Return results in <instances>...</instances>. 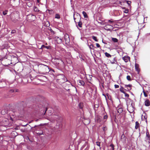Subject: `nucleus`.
Masks as SVG:
<instances>
[{
    "label": "nucleus",
    "mask_w": 150,
    "mask_h": 150,
    "mask_svg": "<svg viewBox=\"0 0 150 150\" xmlns=\"http://www.w3.org/2000/svg\"><path fill=\"white\" fill-rule=\"evenodd\" d=\"M76 16L78 17V20H77V22H78V25L81 28L82 27V22L80 21L81 20V16L79 14V13H77L76 14Z\"/></svg>",
    "instance_id": "obj_1"
},
{
    "label": "nucleus",
    "mask_w": 150,
    "mask_h": 150,
    "mask_svg": "<svg viewBox=\"0 0 150 150\" xmlns=\"http://www.w3.org/2000/svg\"><path fill=\"white\" fill-rule=\"evenodd\" d=\"M64 38L66 43V44L69 43L70 42V38L69 35L67 34H66L64 35Z\"/></svg>",
    "instance_id": "obj_2"
},
{
    "label": "nucleus",
    "mask_w": 150,
    "mask_h": 150,
    "mask_svg": "<svg viewBox=\"0 0 150 150\" xmlns=\"http://www.w3.org/2000/svg\"><path fill=\"white\" fill-rule=\"evenodd\" d=\"M117 112L119 113H121L123 111V108H122L121 105H119L117 108Z\"/></svg>",
    "instance_id": "obj_3"
},
{
    "label": "nucleus",
    "mask_w": 150,
    "mask_h": 150,
    "mask_svg": "<svg viewBox=\"0 0 150 150\" xmlns=\"http://www.w3.org/2000/svg\"><path fill=\"white\" fill-rule=\"evenodd\" d=\"M54 40L57 43H61L62 42V39L58 37H55L54 38Z\"/></svg>",
    "instance_id": "obj_4"
},
{
    "label": "nucleus",
    "mask_w": 150,
    "mask_h": 150,
    "mask_svg": "<svg viewBox=\"0 0 150 150\" xmlns=\"http://www.w3.org/2000/svg\"><path fill=\"white\" fill-rule=\"evenodd\" d=\"M1 83L2 84L3 87H5L6 85L8 84V82L4 79H2Z\"/></svg>",
    "instance_id": "obj_5"
},
{
    "label": "nucleus",
    "mask_w": 150,
    "mask_h": 150,
    "mask_svg": "<svg viewBox=\"0 0 150 150\" xmlns=\"http://www.w3.org/2000/svg\"><path fill=\"white\" fill-rule=\"evenodd\" d=\"M139 67V64L136 63L135 64V69L136 71L138 72V73H139L140 71V69Z\"/></svg>",
    "instance_id": "obj_6"
},
{
    "label": "nucleus",
    "mask_w": 150,
    "mask_h": 150,
    "mask_svg": "<svg viewBox=\"0 0 150 150\" xmlns=\"http://www.w3.org/2000/svg\"><path fill=\"white\" fill-rule=\"evenodd\" d=\"M129 57L127 56H125L122 57L123 59L126 62H127L129 59Z\"/></svg>",
    "instance_id": "obj_7"
},
{
    "label": "nucleus",
    "mask_w": 150,
    "mask_h": 150,
    "mask_svg": "<svg viewBox=\"0 0 150 150\" xmlns=\"http://www.w3.org/2000/svg\"><path fill=\"white\" fill-rule=\"evenodd\" d=\"M146 140H148L149 141H150V136L149 135V133L148 132V131L147 129H146Z\"/></svg>",
    "instance_id": "obj_8"
},
{
    "label": "nucleus",
    "mask_w": 150,
    "mask_h": 150,
    "mask_svg": "<svg viewBox=\"0 0 150 150\" xmlns=\"http://www.w3.org/2000/svg\"><path fill=\"white\" fill-rule=\"evenodd\" d=\"M125 88H127V90L128 91H129L131 90L132 88L131 87L132 86V85L131 84H128L126 85L125 84Z\"/></svg>",
    "instance_id": "obj_9"
},
{
    "label": "nucleus",
    "mask_w": 150,
    "mask_h": 150,
    "mask_svg": "<svg viewBox=\"0 0 150 150\" xmlns=\"http://www.w3.org/2000/svg\"><path fill=\"white\" fill-rule=\"evenodd\" d=\"M110 62L112 64H116V63L117 62L116 58L114 57V58H113V59L112 60L110 61Z\"/></svg>",
    "instance_id": "obj_10"
},
{
    "label": "nucleus",
    "mask_w": 150,
    "mask_h": 150,
    "mask_svg": "<svg viewBox=\"0 0 150 150\" xmlns=\"http://www.w3.org/2000/svg\"><path fill=\"white\" fill-rule=\"evenodd\" d=\"M119 11L118 10H114V14L115 16H118L120 15L119 13Z\"/></svg>",
    "instance_id": "obj_11"
},
{
    "label": "nucleus",
    "mask_w": 150,
    "mask_h": 150,
    "mask_svg": "<svg viewBox=\"0 0 150 150\" xmlns=\"http://www.w3.org/2000/svg\"><path fill=\"white\" fill-rule=\"evenodd\" d=\"M122 8L124 10L123 11L124 13H128L129 10L128 9L125 8V7H122Z\"/></svg>",
    "instance_id": "obj_12"
},
{
    "label": "nucleus",
    "mask_w": 150,
    "mask_h": 150,
    "mask_svg": "<svg viewBox=\"0 0 150 150\" xmlns=\"http://www.w3.org/2000/svg\"><path fill=\"white\" fill-rule=\"evenodd\" d=\"M79 85H82L83 86L84 84V83L83 82V81L81 80H79Z\"/></svg>",
    "instance_id": "obj_13"
},
{
    "label": "nucleus",
    "mask_w": 150,
    "mask_h": 150,
    "mask_svg": "<svg viewBox=\"0 0 150 150\" xmlns=\"http://www.w3.org/2000/svg\"><path fill=\"white\" fill-rule=\"evenodd\" d=\"M139 123L137 122L136 121L135 122V128L136 129H137L139 127Z\"/></svg>",
    "instance_id": "obj_14"
},
{
    "label": "nucleus",
    "mask_w": 150,
    "mask_h": 150,
    "mask_svg": "<svg viewBox=\"0 0 150 150\" xmlns=\"http://www.w3.org/2000/svg\"><path fill=\"white\" fill-rule=\"evenodd\" d=\"M42 47H43V48H46L48 49H51V47L50 46H45L44 45H42Z\"/></svg>",
    "instance_id": "obj_15"
},
{
    "label": "nucleus",
    "mask_w": 150,
    "mask_h": 150,
    "mask_svg": "<svg viewBox=\"0 0 150 150\" xmlns=\"http://www.w3.org/2000/svg\"><path fill=\"white\" fill-rule=\"evenodd\" d=\"M82 14L83 15V16L85 18H87L88 17V16L87 14V13L85 12L84 11H83Z\"/></svg>",
    "instance_id": "obj_16"
},
{
    "label": "nucleus",
    "mask_w": 150,
    "mask_h": 150,
    "mask_svg": "<svg viewBox=\"0 0 150 150\" xmlns=\"http://www.w3.org/2000/svg\"><path fill=\"white\" fill-rule=\"evenodd\" d=\"M34 11L35 12H38L40 11V10H38V8L35 6H34L33 7Z\"/></svg>",
    "instance_id": "obj_17"
},
{
    "label": "nucleus",
    "mask_w": 150,
    "mask_h": 150,
    "mask_svg": "<svg viewBox=\"0 0 150 150\" xmlns=\"http://www.w3.org/2000/svg\"><path fill=\"white\" fill-rule=\"evenodd\" d=\"M88 143L87 142H85V144L82 146L81 148L82 149H83V148H84L86 146H87V145H88Z\"/></svg>",
    "instance_id": "obj_18"
},
{
    "label": "nucleus",
    "mask_w": 150,
    "mask_h": 150,
    "mask_svg": "<svg viewBox=\"0 0 150 150\" xmlns=\"http://www.w3.org/2000/svg\"><path fill=\"white\" fill-rule=\"evenodd\" d=\"M78 106L79 108L82 109L83 107V104H78Z\"/></svg>",
    "instance_id": "obj_19"
},
{
    "label": "nucleus",
    "mask_w": 150,
    "mask_h": 150,
    "mask_svg": "<svg viewBox=\"0 0 150 150\" xmlns=\"http://www.w3.org/2000/svg\"><path fill=\"white\" fill-rule=\"evenodd\" d=\"M120 91L122 93H124L125 92L124 91V88L122 87L121 86V88L120 89Z\"/></svg>",
    "instance_id": "obj_20"
},
{
    "label": "nucleus",
    "mask_w": 150,
    "mask_h": 150,
    "mask_svg": "<svg viewBox=\"0 0 150 150\" xmlns=\"http://www.w3.org/2000/svg\"><path fill=\"white\" fill-rule=\"evenodd\" d=\"M55 18H56L59 19L60 18V16L59 14H55Z\"/></svg>",
    "instance_id": "obj_21"
},
{
    "label": "nucleus",
    "mask_w": 150,
    "mask_h": 150,
    "mask_svg": "<svg viewBox=\"0 0 150 150\" xmlns=\"http://www.w3.org/2000/svg\"><path fill=\"white\" fill-rule=\"evenodd\" d=\"M105 55L106 57H111V55L108 53L106 52L105 53Z\"/></svg>",
    "instance_id": "obj_22"
},
{
    "label": "nucleus",
    "mask_w": 150,
    "mask_h": 150,
    "mask_svg": "<svg viewBox=\"0 0 150 150\" xmlns=\"http://www.w3.org/2000/svg\"><path fill=\"white\" fill-rule=\"evenodd\" d=\"M112 40L115 42H118V40L116 38H112Z\"/></svg>",
    "instance_id": "obj_23"
},
{
    "label": "nucleus",
    "mask_w": 150,
    "mask_h": 150,
    "mask_svg": "<svg viewBox=\"0 0 150 150\" xmlns=\"http://www.w3.org/2000/svg\"><path fill=\"white\" fill-rule=\"evenodd\" d=\"M110 146L111 147V149H110V150H114V145L112 144H111L110 145Z\"/></svg>",
    "instance_id": "obj_24"
},
{
    "label": "nucleus",
    "mask_w": 150,
    "mask_h": 150,
    "mask_svg": "<svg viewBox=\"0 0 150 150\" xmlns=\"http://www.w3.org/2000/svg\"><path fill=\"white\" fill-rule=\"evenodd\" d=\"M99 106V104H96L94 105V108H95V110H96V108H98Z\"/></svg>",
    "instance_id": "obj_25"
},
{
    "label": "nucleus",
    "mask_w": 150,
    "mask_h": 150,
    "mask_svg": "<svg viewBox=\"0 0 150 150\" xmlns=\"http://www.w3.org/2000/svg\"><path fill=\"white\" fill-rule=\"evenodd\" d=\"M92 38L96 42H98V40L97 39V38L95 36H93L92 37Z\"/></svg>",
    "instance_id": "obj_26"
},
{
    "label": "nucleus",
    "mask_w": 150,
    "mask_h": 150,
    "mask_svg": "<svg viewBox=\"0 0 150 150\" xmlns=\"http://www.w3.org/2000/svg\"><path fill=\"white\" fill-rule=\"evenodd\" d=\"M58 116L56 115H53L52 117L54 119V120H56Z\"/></svg>",
    "instance_id": "obj_27"
},
{
    "label": "nucleus",
    "mask_w": 150,
    "mask_h": 150,
    "mask_svg": "<svg viewBox=\"0 0 150 150\" xmlns=\"http://www.w3.org/2000/svg\"><path fill=\"white\" fill-rule=\"evenodd\" d=\"M89 148V146L88 144L87 145V146H86V148L84 150H88Z\"/></svg>",
    "instance_id": "obj_28"
},
{
    "label": "nucleus",
    "mask_w": 150,
    "mask_h": 150,
    "mask_svg": "<svg viewBox=\"0 0 150 150\" xmlns=\"http://www.w3.org/2000/svg\"><path fill=\"white\" fill-rule=\"evenodd\" d=\"M127 79L128 81H130L131 80V77L129 76H127Z\"/></svg>",
    "instance_id": "obj_29"
},
{
    "label": "nucleus",
    "mask_w": 150,
    "mask_h": 150,
    "mask_svg": "<svg viewBox=\"0 0 150 150\" xmlns=\"http://www.w3.org/2000/svg\"><path fill=\"white\" fill-rule=\"evenodd\" d=\"M6 113V112L5 111H4V110H2L1 111V114L4 115Z\"/></svg>",
    "instance_id": "obj_30"
},
{
    "label": "nucleus",
    "mask_w": 150,
    "mask_h": 150,
    "mask_svg": "<svg viewBox=\"0 0 150 150\" xmlns=\"http://www.w3.org/2000/svg\"><path fill=\"white\" fill-rule=\"evenodd\" d=\"M8 11L7 10H5V11H4L3 12V14L4 15H6L7 14Z\"/></svg>",
    "instance_id": "obj_31"
},
{
    "label": "nucleus",
    "mask_w": 150,
    "mask_h": 150,
    "mask_svg": "<svg viewBox=\"0 0 150 150\" xmlns=\"http://www.w3.org/2000/svg\"><path fill=\"white\" fill-rule=\"evenodd\" d=\"M103 118L104 120H105V119L106 120L108 118V116H107V115L106 114V115H104V116H103Z\"/></svg>",
    "instance_id": "obj_32"
},
{
    "label": "nucleus",
    "mask_w": 150,
    "mask_h": 150,
    "mask_svg": "<svg viewBox=\"0 0 150 150\" xmlns=\"http://www.w3.org/2000/svg\"><path fill=\"white\" fill-rule=\"evenodd\" d=\"M74 21L75 23H76L77 20H78V18H76L74 17Z\"/></svg>",
    "instance_id": "obj_33"
},
{
    "label": "nucleus",
    "mask_w": 150,
    "mask_h": 150,
    "mask_svg": "<svg viewBox=\"0 0 150 150\" xmlns=\"http://www.w3.org/2000/svg\"><path fill=\"white\" fill-rule=\"evenodd\" d=\"M50 30L52 34L54 35V32L51 29V28H50Z\"/></svg>",
    "instance_id": "obj_34"
},
{
    "label": "nucleus",
    "mask_w": 150,
    "mask_h": 150,
    "mask_svg": "<svg viewBox=\"0 0 150 150\" xmlns=\"http://www.w3.org/2000/svg\"><path fill=\"white\" fill-rule=\"evenodd\" d=\"M47 107H45V108L44 109V111H45V112H44V115L45 114L47 111Z\"/></svg>",
    "instance_id": "obj_35"
},
{
    "label": "nucleus",
    "mask_w": 150,
    "mask_h": 150,
    "mask_svg": "<svg viewBox=\"0 0 150 150\" xmlns=\"http://www.w3.org/2000/svg\"><path fill=\"white\" fill-rule=\"evenodd\" d=\"M96 145L98 146H100V142H96Z\"/></svg>",
    "instance_id": "obj_36"
},
{
    "label": "nucleus",
    "mask_w": 150,
    "mask_h": 150,
    "mask_svg": "<svg viewBox=\"0 0 150 150\" xmlns=\"http://www.w3.org/2000/svg\"><path fill=\"white\" fill-rule=\"evenodd\" d=\"M124 93L125 94V97H129V94L125 92Z\"/></svg>",
    "instance_id": "obj_37"
},
{
    "label": "nucleus",
    "mask_w": 150,
    "mask_h": 150,
    "mask_svg": "<svg viewBox=\"0 0 150 150\" xmlns=\"http://www.w3.org/2000/svg\"><path fill=\"white\" fill-rule=\"evenodd\" d=\"M126 2H127V4H128V5H129V6L130 5V4L131 3V1H126Z\"/></svg>",
    "instance_id": "obj_38"
},
{
    "label": "nucleus",
    "mask_w": 150,
    "mask_h": 150,
    "mask_svg": "<svg viewBox=\"0 0 150 150\" xmlns=\"http://www.w3.org/2000/svg\"><path fill=\"white\" fill-rule=\"evenodd\" d=\"M150 102L149 100L148 99H147L145 100V103H149Z\"/></svg>",
    "instance_id": "obj_39"
},
{
    "label": "nucleus",
    "mask_w": 150,
    "mask_h": 150,
    "mask_svg": "<svg viewBox=\"0 0 150 150\" xmlns=\"http://www.w3.org/2000/svg\"><path fill=\"white\" fill-rule=\"evenodd\" d=\"M16 32V30H12L11 32V34H13Z\"/></svg>",
    "instance_id": "obj_40"
},
{
    "label": "nucleus",
    "mask_w": 150,
    "mask_h": 150,
    "mask_svg": "<svg viewBox=\"0 0 150 150\" xmlns=\"http://www.w3.org/2000/svg\"><path fill=\"white\" fill-rule=\"evenodd\" d=\"M114 86H115V88H118L119 87V86L118 85H117L115 84L114 85Z\"/></svg>",
    "instance_id": "obj_41"
},
{
    "label": "nucleus",
    "mask_w": 150,
    "mask_h": 150,
    "mask_svg": "<svg viewBox=\"0 0 150 150\" xmlns=\"http://www.w3.org/2000/svg\"><path fill=\"white\" fill-rule=\"evenodd\" d=\"M18 91V90H16L15 91L14 90H11L10 91V92H17Z\"/></svg>",
    "instance_id": "obj_42"
},
{
    "label": "nucleus",
    "mask_w": 150,
    "mask_h": 150,
    "mask_svg": "<svg viewBox=\"0 0 150 150\" xmlns=\"http://www.w3.org/2000/svg\"><path fill=\"white\" fill-rule=\"evenodd\" d=\"M144 96L145 97H147V94L146 92H145L144 91Z\"/></svg>",
    "instance_id": "obj_43"
},
{
    "label": "nucleus",
    "mask_w": 150,
    "mask_h": 150,
    "mask_svg": "<svg viewBox=\"0 0 150 150\" xmlns=\"http://www.w3.org/2000/svg\"><path fill=\"white\" fill-rule=\"evenodd\" d=\"M125 135L124 134H122V135L121 136V139H122L123 138H125Z\"/></svg>",
    "instance_id": "obj_44"
},
{
    "label": "nucleus",
    "mask_w": 150,
    "mask_h": 150,
    "mask_svg": "<svg viewBox=\"0 0 150 150\" xmlns=\"http://www.w3.org/2000/svg\"><path fill=\"white\" fill-rule=\"evenodd\" d=\"M108 22L110 23H112L113 22V21L111 20H108Z\"/></svg>",
    "instance_id": "obj_45"
},
{
    "label": "nucleus",
    "mask_w": 150,
    "mask_h": 150,
    "mask_svg": "<svg viewBox=\"0 0 150 150\" xmlns=\"http://www.w3.org/2000/svg\"><path fill=\"white\" fill-rule=\"evenodd\" d=\"M93 45H90L89 47L90 49H91L93 47Z\"/></svg>",
    "instance_id": "obj_46"
},
{
    "label": "nucleus",
    "mask_w": 150,
    "mask_h": 150,
    "mask_svg": "<svg viewBox=\"0 0 150 150\" xmlns=\"http://www.w3.org/2000/svg\"><path fill=\"white\" fill-rule=\"evenodd\" d=\"M96 45L97 47H100V45L98 43H96Z\"/></svg>",
    "instance_id": "obj_47"
},
{
    "label": "nucleus",
    "mask_w": 150,
    "mask_h": 150,
    "mask_svg": "<svg viewBox=\"0 0 150 150\" xmlns=\"http://www.w3.org/2000/svg\"><path fill=\"white\" fill-rule=\"evenodd\" d=\"M144 105L146 106H149L150 105V104H144Z\"/></svg>",
    "instance_id": "obj_48"
},
{
    "label": "nucleus",
    "mask_w": 150,
    "mask_h": 150,
    "mask_svg": "<svg viewBox=\"0 0 150 150\" xmlns=\"http://www.w3.org/2000/svg\"><path fill=\"white\" fill-rule=\"evenodd\" d=\"M37 134H39V135H41L43 134V133L42 132H41L40 133H37Z\"/></svg>",
    "instance_id": "obj_49"
},
{
    "label": "nucleus",
    "mask_w": 150,
    "mask_h": 150,
    "mask_svg": "<svg viewBox=\"0 0 150 150\" xmlns=\"http://www.w3.org/2000/svg\"><path fill=\"white\" fill-rule=\"evenodd\" d=\"M59 62L61 63H62L63 64V62L62 61V60H59Z\"/></svg>",
    "instance_id": "obj_50"
},
{
    "label": "nucleus",
    "mask_w": 150,
    "mask_h": 150,
    "mask_svg": "<svg viewBox=\"0 0 150 150\" xmlns=\"http://www.w3.org/2000/svg\"><path fill=\"white\" fill-rule=\"evenodd\" d=\"M103 131H105L106 130V127H103Z\"/></svg>",
    "instance_id": "obj_51"
},
{
    "label": "nucleus",
    "mask_w": 150,
    "mask_h": 150,
    "mask_svg": "<svg viewBox=\"0 0 150 150\" xmlns=\"http://www.w3.org/2000/svg\"><path fill=\"white\" fill-rule=\"evenodd\" d=\"M40 126V125H35L33 127H32L31 128L32 129L33 128H35V127H38V126Z\"/></svg>",
    "instance_id": "obj_52"
},
{
    "label": "nucleus",
    "mask_w": 150,
    "mask_h": 150,
    "mask_svg": "<svg viewBox=\"0 0 150 150\" xmlns=\"http://www.w3.org/2000/svg\"><path fill=\"white\" fill-rule=\"evenodd\" d=\"M144 119L146 120V122H147V121L146 120V118H147V117H146V116H144Z\"/></svg>",
    "instance_id": "obj_53"
},
{
    "label": "nucleus",
    "mask_w": 150,
    "mask_h": 150,
    "mask_svg": "<svg viewBox=\"0 0 150 150\" xmlns=\"http://www.w3.org/2000/svg\"><path fill=\"white\" fill-rule=\"evenodd\" d=\"M40 0H37L38 3H39Z\"/></svg>",
    "instance_id": "obj_54"
},
{
    "label": "nucleus",
    "mask_w": 150,
    "mask_h": 150,
    "mask_svg": "<svg viewBox=\"0 0 150 150\" xmlns=\"http://www.w3.org/2000/svg\"><path fill=\"white\" fill-rule=\"evenodd\" d=\"M134 104H132V103L131 104V105H132V107L133 108V104L134 105Z\"/></svg>",
    "instance_id": "obj_55"
},
{
    "label": "nucleus",
    "mask_w": 150,
    "mask_h": 150,
    "mask_svg": "<svg viewBox=\"0 0 150 150\" xmlns=\"http://www.w3.org/2000/svg\"><path fill=\"white\" fill-rule=\"evenodd\" d=\"M33 120H32L31 121H30L29 122V123H31V122H33Z\"/></svg>",
    "instance_id": "obj_56"
},
{
    "label": "nucleus",
    "mask_w": 150,
    "mask_h": 150,
    "mask_svg": "<svg viewBox=\"0 0 150 150\" xmlns=\"http://www.w3.org/2000/svg\"><path fill=\"white\" fill-rule=\"evenodd\" d=\"M103 96H104L106 98V96H105V95H104V94H103Z\"/></svg>",
    "instance_id": "obj_57"
},
{
    "label": "nucleus",
    "mask_w": 150,
    "mask_h": 150,
    "mask_svg": "<svg viewBox=\"0 0 150 150\" xmlns=\"http://www.w3.org/2000/svg\"><path fill=\"white\" fill-rule=\"evenodd\" d=\"M43 49V47H42V46H41V47L40 48V49Z\"/></svg>",
    "instance_id": "obj_58"
},
{
    "label": "nucleus",
    "mask_w": 150,
    "mask_h": 150,
    "mask_svg": "<svg viewBox=\"0 0 150 150\" xmlns=\"http://www.w3.org/2000/svg\"><path fill=\"white\" fill-rule=\"evenodd\" d=\"M27 125V124L26 125H23V126L25 127V126H26Z\"/></svg>",
    "instance_id": "obj_59"
},
{
    "label": "nucleus",
    "mask_w": 150,
    "mask_h": 150,
    "mask_svg": "<svg viewBox=\"0 0 150 150\" xmlns=\"http://www.w3.org/2000/svg\"><path fill=\"white\" fill-rule=\"evenodd\" d=\"M13 21V22H16V21H14V20H13V21Z\"/></svg>",
    "instance_id": "obj_60"
},
{
    "label": "nucleus",
    "mask_w": 150,
    "mask_h": 150,
    "mask_svg": "<svg viewBox=\"0 0 150 150\" xmlns=\"http://www.w3.org/2000/svg\"><path fill=\"white\" fill-rule=\"evenodd\" d=\"M38 119H37V120H36V122H37V121H38Z\"/></svg>",
    "instance_id": "obj_61"
},
{
    "label": "nucleus",
    "mask_w": 150,
    "mask_h": 150,
    "mask_svg": "<svg viewBox=\"0 0 150 150\" xmlns=\"http://www.w3.org/2000/svg\"><path fill=\"white\" fill-rule=\"evenodd\" d=\"M107 104L108 105V106H109V104L107 103Z\"/></svg>",
    "instance_id": "obj_62"
},
{
    "label": "nucleus",
    "mask_w": 150,
    "mask_h": 150,
    "mask_svg": "<svg viewBox=\"0 0 150 150\" xmlns=\"http://www.w3.org/2000/svg\"><path fill=\"white\" fill-rule=\"evenodd\" d=\"M14 1L16 0H13Z\"/></svg>",
    "instance_id": "obj_63"
},
{
    "label": "nucleus",
    "mask_w": 150,
    "mask_h": 150,
    "mask_svg": "<svg viewBox=\"0 0 150 150\" xmlns=\"http://www.w3.org/2000/svg\"><path fill=\"white\" fill-rule=\"evenodd\" d=\"M28 139H29V140H30L29 138V137H28Z\"/></svg>",
    "instance_id": "obj_64"
}]
</instances>
